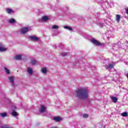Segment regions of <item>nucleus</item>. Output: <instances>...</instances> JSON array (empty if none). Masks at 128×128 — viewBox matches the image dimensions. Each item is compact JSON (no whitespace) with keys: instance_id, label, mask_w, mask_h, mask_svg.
Wrapping results in <instances>:
<instances>
[{"instance_id":"22","label":"nucleus","mask_w":128,"mask_h":128,"mask_svg":"<svg viewBox=\"0 0 128 128\" xmlns=\"http://www.w3.org/2000/svg\"><path fill=\"white\" fill-rule=\"evenodd\" d=\"M58 26L56 25H54L52 26V30H58Z\"/></svg>"},{"instance_id":"24","label":"nucleus","mask_w":128,"mask_h":128,"mask_svg":"<svg viewBox=\"0 0 128 128\" xmlns=\"http://www.w3.org/2000/svg\"><path fill=\"white\" fill-rule=\"evenodd\" d=\"M83 118H88V114H84L83 115Z\"/></svg>"},{"instance_id":"14","label":"nucleus","mask_w":128,"mask_h":128,"mask_svg":"<svg viewBox=\"0 0 128 128\" xmlns=\"http://www.w3.org/2000/svg\"><path fill=\"white\" fill-rule=\"evenodd\" d=\"M15 60H22V55L18 54L16 55L14 57Z\"/></svg>"},{"instance_id":"15","label":"nucleus","mask_w":128,"mask_h":128,"mask_svg":"<svg viewBox=\"0 0 128 128\" xmlns=\"http://www.w3.org/2000/svg\"><path fill=\"white\" fill-rule=\"evenodd\" d=\"M38 40H40V38L36 36H32V40L33 42H38Z\"/></svg>"},{"instance_id":"21","label":"nucleus","mask_w":128,"mask_h":128,"mask_svg":"<svg viewBox=\"0 0 128 128\" xmlns=\"http://www.w3.org/2000/svg\"><path fill=\"white\" fill-rule=\"evenodd\" d=\"M114 68V64H110L108 66V70H112Z\"/></svg>"},{"instance_id":"19","label":"nucleus","mask_w":128,"mask_h":128,"mask_svg":"<svg viewBox=\"0 0 128 128\" xmlns=\"http://www.w3.org/2000/svg\"><path fill=\"white\" fill-rule=\"evenodd\" d=\"M64 28H66V30H72V28L68 26H64Z\"/></svg>"},{"instance_id":"18","label":"nucleus","mask_w":128,"mask_h":128,"mask_svg":"<svg viewBox=\"0 0 128 128\" xmlns=\"http://www.w3.org/2000/svg\"><path fill=\"white\" fill-rule=\"evenodd\" d=\"M41 70H42V74H46V72H48L46 68H42Z\"/></svg>"},{"instance_id":"27","label":"nucleus","mask_w":128,"mask_h":128,"mask_svg":"<svg viewBox=\"0 0 128 128\" xmlns=\"http://www.w3.org/2000/svg\"><path fill=\"white\" fill-rule=\"evenodd\" d=\"M30 40H32V36H30L29 37Z\"/></svg>"},{"instance_id":"8","label":"nucleus","mask_w":128,"mask_h":128,"mask_svg":"<svg viewBox=\"0 0 128 128\" xmlns=\"http://www.w3.org/2000/svg\"><path fill=\"white\" fill-rule=\"evenodd\" d=\"M6 12H7V14H14V12L10 8H8L6 9Z\"/></svg>"},{"instance_id":"7","label":"nucleus","mask_w":128,"mask_h":128,"mask_svg":"<svg viewBox=\"0 0 128 128\" xmlns=\"http://www.w3.org/2000/svg\"><path fill=\"white\" fill-rule=\"evenodd\" d=\"M53 120H54V122H60V120H62V118L60 117V116H54L53 118Z\"/></svg>"},{"instance_id":"13","label":"nucleus","mask_w":128,"mask_h":128,"mask_svg":"<svg viewBox=\"0 0 128 128\" xmlns=\"http://www.w3.org/2000/svg\"><path fill=\"white\" fill-rule=\"evenodd\" d=\"M116 20L118 22H120V14H116Z\"/></svg>"},{"instance_id":"20","label":"nucleus","mask_w":128,"mask_h":128,"mask_svg":"<svg viewBox=\"0 0 128 128\" xmlns=\"http://www.w3.org/2000/svg\"><path fill=\"white\" fill-rule=\"evenodd\" d=\"M0 116L2 118H5V116H8V114L6 112L1 113Z\"/></svg>"},{"instance_id":"25","label":"nucleus","mask_w":128,"mask_h":128,"mask_svg":"<svg viewBox=\"0 0 128 128\" xmlns=\"http://www.w3.org/2000/svg\"><path fill=\"white\" fill-rule=\"evenodd\" d=\"M36 64V60H32V65L34 66V64Z\"/></svg>"},{"instance_id":"3","label":"nucleus","mask_w":128,"mask_h":128,"mask_svg":"<svg viewBox=\"0 0 128 128\" xmlns=\"http://www.w3.org/2000/svg\"><path fill=\"white\" fill-rule=\"evenodd\" d=\"M91 42L93 44H96V46H102V44H104L100 43L98 41L96 40V39L93 38L91 40Z\"/></svg>"},{"instance_id":"5","label":"nucleus","mask_w":128,"mask_h":128,"mask_svg":"<svg viewBox=\"0 0 128 128\" xmlns=\"http://www.w3.org/2000/svg\"><path fill=\"white\" fill-rule=\"evenodd\" d=\"M8 80H9V82H10V84H12V86H14V77L12 76H9L8 78Z\"/></svg>"},{"instance_id":"26","label":"nucleus","mask_w":128,"mask_h":128,"mask_svg":"<svg viewBox=\"0 0 128 128\" xmlns=\"http://www.w3.org/2000/svg\"><path fill=\"white\" fill-rule=\"evenodd\" d=\"M68 54V53H63L62 54V56H66Z\"/></svg>"},{"instance_id":"23","label":"nucleus","mask_w":128,"mask_h":128,"mask_svg":"<svg viewBox=\"0 0 128 128\" xmlns=\"http://www.w3.org/2000/svg\"><path fill=\"white\" fill-rule=\"evenodd\" d=\"M121 115L122 116H128V112H124L121 114Z\"/></svg>"},{"instance_id":"17","label":"nucleus","mask_w":128,"mask_h":128,"mask_svg":"<svg viewBox=\"0 0 128 128\" xmlns=\"http://www.w3.org/2000/svg\"><path fill=\"white\" fill-rule=\"evenodd\" d=\"M48 20V18L47 16H43L42 17V20L44 22H46Z\"/></svg>"},{"instance_id":"6","label":"nucleus","mask_w":128,"mask_h":128,"mask_svg":"<svg viewBox=\"0 0 128 128\" xmlns=\"http://www.w3.org/2000/svg\"><path fill=\"white\" fill-rule=\"evenodd\" d=\"M26 72L28 74L29 76H32V69L30 67L27 68Z\"/></svg>"},{"instance_id":"10","label":"nucleus","mask_w":128,"mask_h":128,"mask_svg":"<svg viewBox=\"0 0 128 128\" xmlns=\"http://www.w3.org/2000/svg\"><path fill=\"white\" fill-rule=\"evenodd\" d=\"M111 100H112L113 102L116 104V102H118V99L116 97L112 96Z\"/></svg>"},{"instance_id":"11","label":"nucleus","mask_w":128,"mask_h":128,"mask_svg":"<svg viewBox=\"0 0 128 128\" xmlns=\"http://www.w3.org/2000/svg\"><path fill=\"white\" fill-rule=\"evenodd\" d=\"M12 116H15L16 118V116H18V113L16 112L14 110H12Z\"/></svg>"},{"instance_id":"2","label":"nucleus","mask_w":128,"mask_h":128,"mask_svg":"<svg viewBox=\"0 0 128 128\" xmlns=\"http://www.w3.org/2000/svg\"><path fill=\"white\" fill-rule=\"evenodd\" d=\"M30 30V27H23L19 30V32L22 34H26Z\"/></svg>"},{"instance_id":"4","label":"nucleus","mask_w":128,"mask_h":128,"mask_svg":"<svg viewBox=\"0 0 128 128\" xmlns=\"http://www.w3.org/2000/svg\"><path fill=\"white\" fill-rule=\"evenodd\" d=\"M8 50V48H6L1 43H0V52H4Z\"/></svg>"},{"instance_id":"16","label":"nucleus","mask_w":128,"mask_h":128,"mask_svg":"<svg viewBox=\"0 0 128 128\" xmlns=\"http://www.w3.org/2000/svg\"><path fill=\"white\" fill-rule=\"evenodd\" d=\"M8 22L10 24H14V22H16V20L12 18H10L8 20Z\"/></svg>"},{"instance_id":"1","label":"nucleus","mask_w":128,"mask_h":128,"mask_svg":"<svg viewBox=\"0 0 128 128\" xmlns=\"http://www.w3.org/2000/svg\"><path fill=\"white\" fill-rule=\"evenodd\" d=\"M76 96L82 100H86L88 96V93L86 89L80 88L76 90Z\"/></svg>"},{"instance_id":"12","label":"nucleus","mask_w":128,"mask_h":128,"mask_svg":"<svg viewBox=\"0 0 128 128\" xmlns=\"http://www.w3.org/2000/svg\"><path fill=\"white\" fill-rule=\"evenodd\" d=\"M4 70L7 74H10V69L6 67H4Z\"/></svg>"},{"instance_id":"9","label":"nucleus","mask_w":128,"mask_h":128,"mask_svg":"<svg viewBox=\"0 0 128 128\" xmlns=\"http://www.w3.org/2000/svg\"><path fill=\"white\" fill-rule=\"evenodd\" d=\"M40 106V112H44L46 111V107L44 105H41Z\"/></svg>"}]
</instances>
